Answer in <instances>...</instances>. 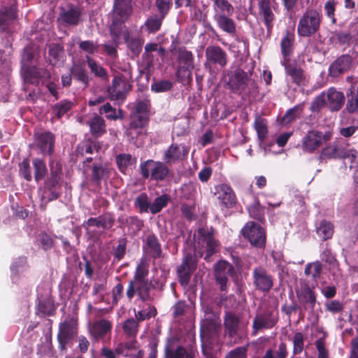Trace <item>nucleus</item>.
<instances>
[{
	"label": "nucleus",
	"instance_id": "f257e3e1",
	"mask_svg": "<svg viewBox=\"0 0 358 358\" xmlns=\"http://www.w3.org/2000/svg\"><path fill=\"white\" fill-rule=\"evenodd\" d=\"M131 13V0H115L113 12L111 15L110 34L113 42L119 45L124 41L132 57H138L144 43L140 36L130 37L129 30L124 25Z\"/></svg>",
	"mask_w": 358,
	"mask_h": 358
},
{
	"label": "nucleus",
	"instance_id": "f03ea898",
	"mask_svg": "<svg viewBox=\"0 0 358 358\" xmlns=\"http://www.w3.org/2000/svg\"><path fill=\"white\" fill-rule=\"evenodd\" d=\"M194 248L195 255H187L181 265L178 268V275L182 285H187L190 274L196 268V256L202 257L204 255V259L208 261L211 255L215 252L217 246V242L213 237L211 229H199L194 234Z\"/></svg>",
	"mask_w": 358,
	"mask_h": 358
},
{
	"label": "nucleus",
	"instance_id": "7ed1b4c3",
	"mask_svg": "<svg viewBox=\"0 0 358 358\" xmlns=\"http://www.w3.org/2000/svg\"><path fill=\"white\" fill-rule=\"evenodd\" d=\"M148 273L147 264L141 262L136 268L134 279L129 282V288L127 291V296L131 299L136 293L140 299L145 301L150 299V290L151 285L145 279Z\"/></svg>",
	"mask_w": 358,
	"mask_h": 358
},
{
	"label": "nucleus",
	"instance_id": "20e7f679",
	"mask_svg": "<svg viewBox=\"0 0 358 358\" xmlns=\"http://www.w3.org/2000/svg\"><path fill=\"white\" fill-rule=\"evenodd\" d=\"M322 15L315 9H309L300 18L297 31L301 36H310L320 28Z\"/></svg>",
	"mask_w": 358,
	"mask_h": 358
},
{
	"label": "nucleus",
	"instance_id": "39448f33",
	"mask_svg": "<svg viewBox=\"0 0 358 358\" xmlns=\"http://www.w3.org/2000/svg\"><path fill=\"white\" fill-rule=\"evenodd\" d=\"M330 138V132L323 134L317 130H310L302 138L301 148L305 152L313 153Z\"/></svg>",
	"mask_w": 358,
	"mask_h": 358
},
{
	"label": "nucleus",
	"instance_id": "423d86ee",
	"mask_svg": "<svg viewBox=\"0 0 358 358\" xmlns=\"http://www.w3.org/2000/svg\"><path fill=\"white\" fill-rule=\"evenodd\" d=\"M215 194L221 210L226 215L227 210L235 206L236 196L232 188L227 184L222 183L215 187Z\"/></svg>",
	"mask_w": 358,
	"mask_h": 358
},
{
	"label": "nucleus",
	"instance_id": "0eeeda50",
	"mask_svg": "<svg viewBox=\"0 0 358 358\" xmlns=\"http://www.w3.org/2000/svg\"><path fill=\"white\" fill-rule=\"evenodd\" d=\"M142 176L157 181L164 180L169 173V169L165 164L160 162L147 160L141 165Z\"/></svg>",
	"mask_w": 358,
	"mask_h": 358
},
{
	"label": "nucleus",
	"instance_id": "6e6552de",
	"mask_svg": "<svg viewBox=\"0 0 358 358\" xmlns=\"http://www.w3.org/2000/svg\"><path fill=\"white\" fill-rule=\"evenodd\" d=\"M242 234L254 246L261 248L265 244L266 236L264 229L253 222L245 225L242 229Z\"/></svg>",
	"mask_w": 358,
	"mask_h": 358
},
{
	"label": "nucleus",
	"instance_id": "1a4fd4ad",
	"mask_svg": "<svg viewBox=\"0 0 358 358\" xmlns=\"http://www.w3.org/2000/svg\"><path fill=\"white\" fill-rule=\"evenodd\" d=\"M129 85L127 79L122 76H115L112 85L108 88V93L111 100L122 101L129 90Z\"/></svg>",
	"mask_w": 358,
	"mask_h": 358
},
{
	"label": "nucleus",
	"instance_id": "9d476101",
	"mask_svg": "<svg viewBox=\"0 0 358 358\" xmlns=\"http://www.w3.org/2000/svg\"><path fill=\"white\" fill-rule=\"evenodd\" d=\"M285 69V78L287 84L294 83L297 86L306 85V77L302 69L294 62H282Z\"/></svg>",
	"mask_w": 358,
	"mask_h": 358
},
{
	"label": "nucleus",
	"instance_id": "9b49d317",
	"mask_svg": "<svg viewBox=\"0 0 358 358\" xmlns=\"http://www.w3.org/2000/svg\"><path fill=\"white\" fill-rule=\"evenodd\" d=\"M259 14L262 18L268 31H270L273 25L275 15L273 10L276 9L277 3L275 0H259Z\"/></svg>",
	"mask_w": 358,
	"mask_h": 358
},
{
	"label": "nucleus",
	"instance_id": "f8f14e48",
	"mask_svg": "<svg viewBox=\"0 0 358 358\" xmlns=\"http://www.w3.org/2000/svg\"><path fill=\"white\" fill-rule=\"evenodd\" d=\"M16 3L10 0L0 8V31H5L17 17Z\"/></svg>",
	"mask_w": 358,
	"mask_h": 358
},
{
	"label": "nucleus",
	"instance_id": "ddd939ff",
	"mask_svg": "<svg viewBox=\"0 0 358 358\" xmlns=\"http://www.w3.org/2000/svg\"><path fill=\"white\" fill-rule=\"evenodd\" d=\"M215 276L222 290L227 288L228 278L232 274L234 268L229 262L221 260L215 264Z\"/></svg>",
	"mask_w": 358,
	"mask_h": 358
},
{
	"label": "nucleus",
	"instance_id": "4468645a",
	"mask_svg": "<svg viewBox=\"0 0 358 358\" xmlns=\"http://www.w3.org/2000/svg\"><path fill=\"white\" fill-rule=\"evenodd\" d=\"M148 122V116L142 114H133L130 126L127 130V135L134 138L145 133V127Z\"/></svg>",
	"mask_w": 358,
	"mask_h": 358
},
{
	"label": "nucleus",
	"instance_id": "2eb2a0df",
	"mask_svg": "<svg viewBox=\"0 0 358 358\" xmlns=\"http://www.w3.org/2000/svg\"><path fill=\"white\" fill-rule=\"evenodd\" d=\"M255 287L263 292H268L273 286L271 276L262 268H255L253 271Z\"/></svg>",
	"mask_w": 358,
	"mask_h": 358
},
{
	"label": "nucleus",
	"instance_id": "dca6fc26",
	"mask_svg": "<svg viewBox=\"0 0 358 358\" xmlns=\"http://www.w3.org/2000/svg\"><path fill=\"white\" fill-rule=\"evenodd\" d=\"M35 143L43 155H50L53 152L55 138L52 133L46 131L36 134Z\"/></svg>",
	"mask_w": 358,
	"mask_h": 358
},
{
	"label": "nucleus",
	"instance_id": "f3484780",
	"mask_svg": "<svg viewBox=\"0 0 358 358\" xmlns=\"http://www.w3.org/2000/svg\"><path fill=\"white\" fill-rule=\"evenodd\" d=\"M188 148L182 144H172L165 151L163 159L166 163H175L182 160L188 154Z\"/></svg>",
	"mask_w": 358,
	"mask_h": 358
},
{
	"label": "nucleus",
	"instance_id": "a211bd4d",
	"mask_svg": "<svg viewBox=\"0 0 358 358\" xmlns=\"http://www.w3.org/2000/svg\"><path fill=\"white\" fill-rule=\"evenodd\" d=\"M324 93L325 94L327 107L331 111H338L342 108L345 100L343 92L331 87Z\"/></svg>",
	"mask_w": 358,
	"mask_h": 358
},
{
	"label": "nucleus",
	"instance_id": "6ab92c4d",
	"mask_svg": "<svg viewBox=\"0 0 358 358\" xmlns=\"http://www.w3.org/2000/svg\"><path fill=\"white\" fill-rule=\"evenodd\" d=\"M352 66V58L348 55H343L337 58L329 68V75L336 78L348 71Z\"/></svg>",
	"mask_w": 358,
	"mask_h": 358
},
{
	"label": "nucleus",
	"instance_id": "aec40b11",
	"mask_svg": "<svg viewBox=\"0 0 358 358\" xmlns=\"http://www.w3.org/2000/svg\"><path fill=\"white\" fill-rule=\"evenodd\" d=\"M248 75L243 71L238 69L231 76L229 80V85L234 92H241L243 91L247 84Z\"/></svg>",
	"mask_w": 358,
	"mask_h": 358
},
{
	"label": "nucleus",
	"instance_id": "412c9836",
	"mask_svg": "<svg viewBox=\"0 0 358 358\" xmlns=\"http://www.w3.org/2000/svg\"><path fill=\"white\" fill-rule=\"evenodd\" d=\"M208 62L224 66L227 64L226 53L218 46H209L206 50Z\"/></svg>",
	"mask_w": 358,
	"mask_h": 358
},
{
	"label": "nucleus",
	"instance_id": "4be33fe9",
	"mask_svg": "<svg viewBox=\"0 0 358 358\" xmlns=\"http://www.w3.org/2000/svg\"><path fill=\"white\" fill-rule=\"evenodd\" d=\"M112 329V324L110 321L102 319L96 321L90 329L91 335L96 339L102 338L110 334Z\"/></svg>",
	"mask_w": 358,
	"mask_h": 358
},
{
	"label": "nucleus",
	"instance_id": "5701e85b",
	"mask_svg": "<svg viewBox=\"0 0 358 358\" xmlns=\"http://www.w3.org/2000/svg\"><path fill=\"white\" fill-rule=\"evenodd\" d=\"M213 19L218 18L220 15L231 16L234 11L233 6L227 0H213Z\"/></svg>",
	"mask_w": 358,
	"mask_h": 358
},
{
	"label": "nucleus",
	"instance_id": "b1692460",
	"mask_svg": "<svg viewBox=\"0 0 358 358\" xmlns=\"http://www.w3.org/2000/svg\"><path fill=\"white\" fill-rule=\"evenodd\" d=\"M66 59L64 50L59 44H51L49 46V61L53 66H62Z\"/></svg>",
	"mask_w": 358,
	"mask_h": 358
},
{
	"label": "nucleus",
	"instance_id": "393cba45",
	"mask_svg": "<svg viewBox=\"0 0 358 358\" xmlns=\"http://www.w3.org/2000/svg\"><path fill=\"white\" fill-rule=\"evenodd\" d=\"M294 38V33L290 31H287L285 36L282 38L280 43L281 53L283 56L282 62H290L289 56L293 51Z\"/></svg>",
	"mask_w": 358,
	"mask_h": 358
},
{
	"label": "nucleus",
	"instance_id": "a878e982",
	"mask_svg": "<svg viewBox=\"0 0 358 358\" xmlns=\"http://www.w3.org/2000/svg\"><path fill=\"white\" fill-rule=\"evenodd\" d=\"M241 325L245 326L240 323L239 317L234 313H228L224 318V327L227 333L230 337L234 336L237 334V331Z\"/></svg>",
	"mask_w": 358,
	"mask_h": 358
},
{
	"label": "nucleus",
	"instance_id": "bb28decb",
	"mask_svg": "<svg viewBox=\"0 0 358 358\" xmlns=\"http://www.w3.org/2000/svg\"><path fill=\"white\" fill-rule=\"evenodd\" d=\"M218 27L230 35L236 33V27L234 21L230 16L220 15V17L214 19Z\"/></svg>",
	"mask_w": 358,
	"mask_h": 358
},
{
	"label": "nucleus",
	"instance_id": "cd10ccee",
	"mask_svg": "<svg viewBox=\"0 0 358 358\" xmlns=\"http://www.w3.org/2000/svg\"><path fill=\"white\" fill-rule=\"evenodd\" d=\"M45 76H48V73L46 71L39 70L35 67L28 68L24 72V80L32 84H38L39 78Z\"/></svg>",
	"mask_w": 358,
	"mask_h": 358
},
{
	"label": "nucleus",
	"instance_id": "c85d7f7f",
	"mask_svg": "<svg viewBox=\"0 0 358 358\" xmlns=\"http://www.w3.org/2000/svg\"><path fill=\"white\" fill-rule=\"evenodd\" d=\"M333 224L326 220L321 221L316 227V233L317 236L322 240H327L334 234Z\"/></svg>",
	"mask_w": 358,
	"mask_h": 358
},
{
	"label": "nucleus",
	"instance_id": "c756f323",
	"mask_svg": "<svg viewBox=\"0 0 358 358\" xmlns=\"http://www.w3.org/2000/svg\"><path fill=\"white\" fill-rule=\"evenodd\" d=\"M145 250L153 257L159 256L161 252L160 245L155 236L150 235L147 237Z\"/></svg>",
	"mask_w": 358,
	"mask_h": 358
},
{
	"label": "nucleus",
	"instance_id": "7c9ffc66",
	"mask_svg": "<svg viewBox=\"0 0 358 358\" xmlns=\"http://www.w3.org/2000/svg\"><path fill=\"white\" fill-rule=\"evenodd\" d=\"M180 59L182 62H184L185 65L179 67V73H180L182 71H185L184 76H188L190 73V71L192 70L193 66V55L189 51H183L180 55Z\"/></svg>",
	"mask_w": 358,
	"mask_h": 358
},
{
	"label": "nucleus",
	"instance_id": "2f4dec72",
	"mask_svg": "<svg viewBox=\"0 0 358 358\" xmlns=\"http://www.w3.org/2000/svg\"><path fill=\"white\" fill-rule=\"evenodd\" d=\"M71 73L74 78L82 83L85 86L87 85L89 78L83 65L74 64L71 69Z\"/></svg>",
	"mask_w": 358,
	"mask_h": 358
},
{
	"label": "nucleus",
	"instance_id": "473e14b6",
	"mask_svg": "<svg viewBox=\"0 0 358 358\" xmlns=\"http://www.w3.org/2000/svg\"><path fill=\"white\" fill-rule=\"evenodd\" d=\"M80 10L78 8H73L64 12L60 20L67 24L75 25L78 23L80 18Z\"/></svg>",
	"mask_w": 358,
	"mask_h": 358
},
{
	"label": "nucleus",
	"instance_id": "72a5a7b5",
	"mask_svg": "<svg viewBox=\"0 0 358 358\" xmlns=\"http://www.w3.org/2000/svg\"><path fill=\"white\" fill-rule=\"evenodd\" d=\"M87 124L94 135L100 136L106 131L104 121L98 115H94Z\"/></svg>",
	"mask_w": 358,
	"mask_h": 358
},
{
	"label": "nucleus",
	"instance_id": "f704fd0d",
	"mask_svg": "<svg viewBox=\"0 0 358 358\" xmlns=\"http://www.w3.org/2000/svg\"><path fill=\"white\" fill-rule=\"evenodd\" d=\"M344 163L348 165L350 169L357 170L358 168V152L355 150H344L342 157Z\"/></svg>",
	"mask_w": 358,
	"mask_h": 358
},
{
	"label": "nucleus",
	"instance_id": "c9c22d12",
	"mask_svg": "<svg viewBox=\"0 0 358 358\" xmlns=\"http://www.w3.org/2000/svg\"><path fill=\"white\" fill-rule=\"evenodd\" d=\"M156 315V309L150 304L145 303L142 308L135 312V316L137 320L143 321L148 320Z\"/></svg>",
	"mask_w": 358,
	"mask_h": 358
},
{
	"label": "nucleus",
	"instance_id": "e433bc0d",
	"mask_svg": "<svg viewBox=\"0 0 358 358\" xmlns=\"http://www.w3.org/2000/svg\"><path fill=\"white\" fill-rule=\"evenodd\" d=\"M163 16L154 15L147 19L144 23L146 31L149 33H155L157 31L162 25Z\"/></svg>",
	"mask_w": 358,
	"mask_h": 358
},
{
	"label": "nucleus",
	"instance_id": "4c0bfd02",
	"mask_svg": "<svg viewBox=\"0 0 358 358\" xmlns=\"http://www.w3.org/2000/svg\"><path fill=\"white\" fill-rule=\"evenodd\" d=\"M170 197L167 194H163L160 196H158L151 203L150 206V212L152 213V214H155L160 212L162 210V208L167 206Z\"/></svg>",
	"mask_w": 358,
	"mask_h": 358
},
{
	"label": "nucleus",
	"instance_id": "58836bf2",
	"mask_svg": "<svg viewBox=\"0 0 358 358\" xmlns=\"http://www.w3.org/2000/svg\"><path fill=\"white\" fill-rule=\"evenodd\" d=\"M116 162L120 170L124 172L127 168L136 163V159L129 154H120L117 156Z\"/></svg>",
	"mask_w": 358,
	"mask_h": 358
},
{
	"label": "nucleus",
	"instance_id": "ea45409f",
	"mask_svg": "<svg viewBox=\"0 0 358 358\" xmlns=\"http://www.w3.org/2000/svg\"><path fill=\"white\" fill-rule=\"evenodd\" d=\"M254 124L258 138L261 141H262L266 138L268 132L266 121L259 115H257Z\"/></svg>",
	"mask_w": 358,
	"mask_h": 358
},
{
	"label": "nucleus",
	"instance_id": "a19ab883",
	"mask_svg": "<svg viewBox=\"0 0 358 358\" xmlns=\"http://www.w3.org/2000/svg\"><path fill=\"white\" fill-rule=\"evenodd\" d=\"M55 310V306L50 299L39 301L37 308V314L41 316L52 315Z\"/></svg>",
	"mask_w": 358,
	"mask_h": 358
},
{
	"label": "nucleus",
	"instance_id": "79ce46f5",
	"mask_svg": "<svg viewBox=\"0 0 358 358\" xmlns=\"http://www.w3.org/2000/svg\"><path fill=\"white\" fill-rule=\"evenodd\" d=\"M344 150L341 146L337 145H329L322 150V155L329 158H341Z\"/></svg>",
	"mask_w": 358,
	"mask_h": 358
},
{
	"label": "nucleus",
	"instance_id": "37998d69",
	"mask_svg": "<svg viewBox=\"0 0 358 358\" xmlns=\"http://www.w3.org/2000/svg\"><path fill=\"white\" fill-rule=\"evenodd\" d=\"M33 166L35 180L39 181L44 178L47 173L46 165L42 159L36 158L33 160Z\"/></svg>",
	"mask_w": 358,
	"mask_h": 358
},
{
	"label": "nucleus",
	"instance_id": "c03bdc74",
	"mask_svg": "<svg viewBox=\"0 0 358 358\" xmlns=\"http://www.w3.org/2000/svg\"><path fill=\"white\" fill-rule=\"evenodd\" d=\"M322 264L319 262L309 263L306 266L305 274L311 276L314 280H317L322 273Z\"/></svg>",
	"mask_w": 358,
	"mask_h": 358
},
{
	"label": "nucleus",
	"instance_id": "a18cd8bd",
	"mask_svg": "<svg viewBox=\"0 0 358 358\" xmlns=\"http://www.w3.org/2000/svg\"><path fill=\"white\" fill-rule=\"evenodd\" d=\"M273 326V323L268 321V318L266 315H259L255 317L253 322V334H257L258 330L262 328H270Z\"/></svg>",
	"mask_w": 358,
	"mask_h": 358
},
{
	"label": "nucleus",
	"instance_id": "49530a36",
	"mask_svg": "<svg viewBox=\"0 0 358 358\" xmlns=\"http://www.w3.org/2000/svg\"><path fill=\"white\" fill-rule=\"evenodd\" d=\"M86 60L91 71L94 73L95 76L99 77H104L106 76V71L105 69H103L95 60L89 56L86 57Z\"/></svg>",
	"mask_w": 358,
	"mask_h": 358
},
{
	"label": "nucleus",
	"instance_id": "de8ad7c7",
	"mask_svg": "<svg viewBox=\"0 0 358 358\" xmlns=\"http://www.w3.org/2000/svg\"><path fill=\"white\" fill-rule=\"evenodd\" d=\"M72 106V103L67 101H62L55 104L52 108L53 113L58 118L62 117Z\"/></svg>",
	"mask_w": 358,
	"mask_h": 358
},
{
	"label": "nucleus",
	"instance_id": "09e8293b",
	"mask_svg": "<svg viewBox=\"0 0 358 358\" xmlns=\"http://www.w3.org/2000/svg\"><path fill=\"white\" fill-rule=\"evenodd\" d=\"M79 48L89 55H94L99 50L96 43L92 41H84L79 43Z\"/></svg>",
	"mask_w": 358,
	"mask_h": 358
},
{
	"label": "nucleus",
	"instance_id": "8fccbe9b",
	"mask_svg": "<svg viewBox=\"0 0 358 358\" xmlns=\"http://www.w3.org/2000/svg\"><path fill=\"white\" fill-rule=\"evenodd\" d=\"M194 353L187 352L182 348H178L176 351L166 352V358H194Z\"/></svg>",
	"mask_w": 358,
	"mask_h": 358
},
{
	"label": "nucleus",
	"instance_id": "3c124183",
	"mask_svg": "<svg viewBox=\"0 0 358 358\" xmlns=\"http://www.w3.org/2000/svg\"><path fill=\"white\" fill-rule=\"evenodd\" d=\"M336 2L334 0H328L324 6L325 15L329 17L332 24H335L336 19L335 17Z\"/></svg>",
	"mask_w": 358,
	"mask_h": 358
},
{
	"label": "nucleus",
	"instance_id": "603ef678",
	"mask_svg": "<svg viewBox=\"0 0 358 358\" xmlns=\"http://www.w3.org/2000/svg\"><path fill=\"white\" fill-rule=\"evenodd\" d=\"M27 268V261L24 257H19L16 260H15L11 266V272L12 275H15L19 273H22L25 271Z\"/></svg>",
	"mask_w": 358,
	"mask_h": 358
},
{
	"label": "nucleus",
	"instance_id": "864d4df0",
	"mask_svg": "<svg viewBox=\"0 0 358 358\" xmlns=\"http://www.w3.org/2000/svg\"><path fill=\"white\" fill-rule=\"evenodd\" d=\"M100 113H106V117L108 119H111V120H116L119 117H122V111L120 110H119V115H117L116 114L115 110L114 108H113L111 105L108 103L106 104H104L103 106H102L101 107Z\"/></svg>",
	"mask_w": 358,
	"mask_h": 358
},
{
	"label": "nucleus",
	"instance_id": "5fc2aeb1",
	"mask_svg": "<svg viewBox=\"0 0 358 358\" xmlns=\"http://www.w3.org/2000/svg\"><path fill=\"white\" fill-rule=\"evenodd\" d=\"M20 173L27 181L32 178L29 161L27 159H24L20 164Z\"/></svg>",
	"mask_w": 358,
	"mask_h": 358
},
{
	"label": "nucleus",
	"instance_id": "6e6d98bb",
	"mask_svg": "<svg viewBox=\"0 0 358 358\" xmlns=\"http://www.w3.org/2000/svg\"><path fill=\"white\" fill-rule=\"evenodd\" d=\"M248 212L252 217L261 220L264 213V210L259 202H255L248 208Z\"/></svg>",
	"mask_w": 358,
	"mask_h": 358
},
{
	"label": "nucleus",
	"instance_id": "4d7b16f0",
	"mask_svg": "<svg viewBox=\"0 0 358 358\" xmlns=\"http://www.w3.org/2000/svg\"><path fill=\"white\" fill-rule=\"evenodd\" d=\"M123 329L125 334L133 336L137 333L138 324L134 319H129L125 321L123 325Z\"/></svg>",
	"mask_w": 358,
	"mask_h": 358
},
{
	"label": "nucleus",
	"instance_id": "13d9d810",
	"mask_svg": "<svg viewBox=\"0 0 358 358\" xmlns=\"http://www.w3.org/2000/svg\"><path fill=\"white\" fill-rule=\"evenodd\" d=\"M324 106H327V103L325 94L322 92L313 100L310 106V110L313 112H317Z\"/></svg>",
	"mask_w": 358,
	"mask_h": 358
},
{
	"label": "nucleus",
	"instance_id": "bf43d9fd",
	"mask_svg": "<svg viewBox=\"0 0 358 358\" xmlns=\"http://www.w3.org/2000/svg\"><path fill=\"white\" fill-rule=\"evenodd\" d=\"M136 203L139 208L141 212L150 211V206L151 203L148 202V199L146 194H141L139 195L136 200Z\"/></svg>",
	"mask_w": 358,
	"mask_h": 358
},
{
	"label": "nucleus",
	"instance_id": "052dcab7",
	"mask_svg": "<svg viewBox=\"0 0 358 358\" xmlns=\"http://www.w3.org/2000/svg\"><path fill=\"white\" fill-rule=\"evenodd\" d=\"M346 109L349 113H354L358 110V87L357 92L349 97L346 104Z\"/></svg>",
	"mask_w": 358,
	"mask_h": 358
},
{
	"label": "nucleus",
	"instance_id": "680f3d73",
	"mask_svg": "<svg viewBox=\"0 0 358 358\" xmlns=\"http://www.w3.org/2000/svg\"><path fill=\"white\" fill-rule=\"evenodd\" d=\"M294 353L297 354L302 352L303 349V336L301 333L295 334L293 339Z\"/></svg>",
	"mask_w": 358,
	"mask_h": 358
},
{
	"label": "nucleus",
	"instance_id": "e2e57ef3",
	"mask_svg": "<svg viewBox=\"0 0 358 358\" xmlns=\"http://www.w3.org/2000/svg\"><path fill=\"white\" fill-rule=\"evenodd\" d=\"M172 3V0H156V6L161 16L164 17Z\"/></svg>",
	"mask_w": 358,
	"mask_h": 358
},
{
	"label": "nucleus",
	"instance_id": "0e129e2a",
	"mask_svg": "<svg viewBox=\"0 0 358 358\" xmlns=\"http://www.w3.org/2000/svg\"><path fill=\"white\" fill-rule=\"evenodd\" d=\"M247 348L239 347L230 351L225 358H246Z\"/></svg>",
	"mask_w": 358,
	"mask_h": 358
},
{
	"label": "nucleus",
	"instance_id": "69168bd1",
	"mask_svg": "<svg viewBox=\"0 0 358 358\" xmlns=\"http://www.w3.org/2000/svg\"><path fill=\"white\" fill-rule=\"evenodd\" d=\"M325 307L328 311L332 313H338L343 310V305L340 301L334 300L326 303Z\"/></svg>",
	"mask_w": 358,
	"mask_h": 358
},
{
	"label": "nucleus",
	"instance_id": "338daca9",
	"mask_svg": "<svg viewBox=\"0 0 358 358\" xmlns=\"http://www.w3.org/2000/svg\"><path fill=\"white\" fill-rule=\"evenodd\" d=\"M149 106V101L144 99L137 103L136 106V110L133 114H142L147 115V112Z\"/></svg>",
	"mask_w": 358,
	"mask_h": 358
},
{
	"label": "nucleus",
	"instance_id": "774afa93",
	"mask_svg": "<svg viewBox=\"0 0 358 358\" xmlns=\"http://www.w3.org/2000/svg\"><path fill=\"white\" fill-rule=\"evenodd\" d=\"M315 345L318 351L317 358H328V352L325 348L324 342L322 338L316 341Z\"/></svg>",
	"mask_w": 358,
	"mask_h": 358
}]
</instances>
